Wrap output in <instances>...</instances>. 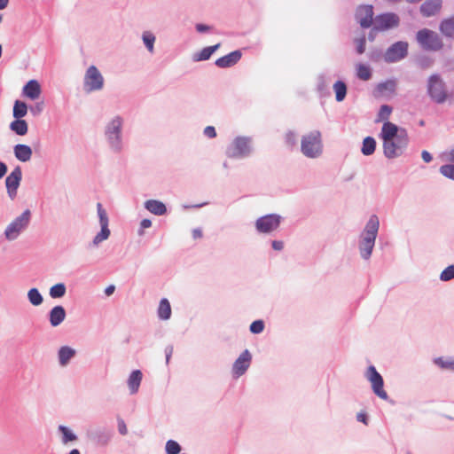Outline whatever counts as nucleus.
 I'll list each match as a JSON object with an SVG mask.
<instances>
[{
    "label": "nucleus",
    "mask_w": 454,
    "mask_h": 454,
    "mask_svg": "<svg viewBox=\"0 0 454 454\" xmlns=\"http://www.w3.org/2000/svg\"><path fill=\"white\" fill-rule=\"evenodd\" d=\"M427 92L431 101L439 105L446 103L452 98L446 82L438 74H433L428 77Z\"/></svg>",
    "instance_id": "nucleus-1"
},
{
    "label": "nucleus",
    "mask_w": 454,
    "mask_h": 454,
    "mask_svg": "<svg viewBox=\"0 0 454 454\" xmlns=\"http://www.w3.org/2000/svg\"><path fill=\"white\" fill-rule=\"evenodd\" d=\"M378 230L379 219L376 215H372L365 226L363 240L360 244V253L364 259L369 258L372 252Z\"/></svg>",
    "instance_id": "nucleus-2"
},
{
    "label": "nucleus",
    "mask_w": 454,
    "mask_h": 454,
    "mask_svg": "<svg viewBox=\"0 0 454 454\" xmlns=\"http://www.w3.org/2000/svg\"><path fill=\"white\" fill-rule=\"evenodd\" d=\"M301 153L309 158H317L323 152V142L320 131L314 130L302 137L301 141Z\"/></svg>",
    "instance_id": "nucleus-3"
},
{
    "label": "nucleus",
    "mask_w": 454,
    "mask_h": 454,
    "mask_svg": "<svg viewBox=\"0 0 454 454\" xmlns=\"http://www.w3.org/2000/svg\"><path fill=\"white\" fill-rule=\"evenodd\" d=\"M408 144V136L404 129L400 131V136L395 139L384 140L383 150L387 158H395L402 154Z\"/></svg>",
    "instance_id": "nucleus-4"
},
{
    "label": "nucleus",
    "mask_w": 454,
    "mask_h": 454,
    "mask_svg": "<svg viewBox=\"0 0 454 454\" xmlns=\"http://www.w3.org/2000/svg\"><path fill=\"white\" fill-rule=\"evenodd\" d=\"M418 43L426 50L439 51L442 48L443 43L440 36L434 31L423 28L418 31L416 35Z\"/></svg>",
    "instance_id": "nucleus-5"
},
{
    "label": "nucleus",
    "mask_w": 454,
    "mask_h": 454,
    "mask_svg": "<svg viewBox=\"0 0 454 454\" xmlns=\"http://www.w3.org/2000/svg\"><path fill=\"white\" fill-rule=\"evenodd\" d=\"M251 150V139L245 137H238L227 146L226 154L230 158H241L247 156Z\"/></svg>",
    "instance_id": "nucleus-6"
},
{
    "label": "nucleus",
    "mask_w": 454,
    "mask_h": 454,
    "mask_svg": "<svg viewBox=\"0 0 454 454\" xmlns=\"http://www.w3.org/2000/svg\"><path fill=\"white\" fill-rule=\"evenodd\" d=\"M104 79L95 66H90L84 76V86L88 91L98 90L103 88Z\"/></svg>",
    "instance_id": "nucleus-7"
},
{
    "label": "nucleus",
    "mask_w": 454,
    "mask_h": 454,
    "mask_svg": "<svg viewBox=\"0 0 454 454\" xmlns=\"http://www.w3.org/2000/svg\"><path fill=\"white\" fill-rule=\"evenodd\" d=\"M30 211L25 210L23 214L16 218L5 230V235L8 239H14L20 231L24 229L29 223Z\"/></svg>",
    "instance_id": "nucleus-8"
},
{
    "label": "nucleus",
    "mask_w": 454,
    "mask_h": 454,
    "mask_svg": "<svg viewBox=\"0 0 454 454\" xmlns=\"http://www.w3.org/2000/svg\"><path fill=\"white\" fill-rule=\"evenodd\" d=\"M367 379L372 384V390L380 398L386 400L387 398V392L383 389V379L376 371L375 367L371 365L366 373Z\"/></svg>",
    "instance_id": "nucleus-9"
},
{
    "label": "nucleus",
    "mask_w": 454,
    "mask_h": 454,
    "mask_svg": "<svg viewBox=\"0 0 454 454\" xmlns=\"http://www.w3.org/2000/svg\"><path fill=\"white\" fill-rule=\"evenodd\" d=\"M97 209H98V215L99 217V223L101 225V231L99 233H98L94 239L93 244L95 246H98L102 241L108 239L110 236V230L108 228V217L106 211L103 208V206L101 203L97 204Z\"/></svg>",
    "instance_id": "nucleus-10"
},
{
    "label": "nucleus",
    "mask_w": 454,
    "mask_h": 454,
    "mask_svg": "<svg viewBox=\"0 0 454 454\" xmlns=\"http://www.w3.org/2000/svg\"><path fill=\"white\" fill-rule=\"evenodd\" d=\"M399 17L395 13H384L378 15L374 20L373 29L377 31H385L399 25Z\"/></svg>",
    "instance_id": "nucleus-11"
},
{
    "label": "nucleus",
    "mask_w": 454,
    "mask_h": 454,
    "mask_svg": "<svg viewBox=\"0 0 454 454\" xmlns=\"http://www.w3.org/2000/svg\"><path fill=\"white\" fill-rule=\"evenodd\" d=\"M280 223V216L278 215H267L256 220L255 227L259 232L269 233L275 231Z\"/></svg>",
    "instance_id": "nucleus-12"
},
{
    "label": "nucleus",
    "mask_w": 454,
    "mask_h": 454,
    "mask_svg": "<svg viewBox=\"0 0 454 454\" xmlns=\"http://www.w3.org/2000/svg\"><path fill=\"white\" fill-rule=\"evenodd\" d=\"M408 43L404 42H397L389 47L384 56L387 62H396L403 59L407 55Z\"/></svg>",
    "instance_id": "nucleus-13"
},
{
    "label": "nucleus",
    "mask_w": 454,
    "mask_h": 454,
    "mask_svg": "<svg viewBox=\"0 0 454 454\" xmlns=\"http://www.w3.org/2000/svg\"><path fill=\"white\" fill-rule=\"evenodd\" d=\"M121 125V119L120 117H116L110 122L106 129V136L112 143L113 146H114L116 149L119 148L120 145Z\"/></svg>",
    "instance_id": "nucleus-14"
},
{
    "label": "nucleus",
    "mask_w": 454,
    "mask_h": 454,
    "mask_svg": "<svg viewBox=\"0 0 454 454\" xmlns=\"http://www.w3.org/2000/svg\"><path fill=\"white\" fill-rule=\"evenodd\" d=\"M356 18L360 26L368 28L373 20V10L372 5H361L357 8Z\"/></svg>",
    "instance_id": "nucleus-15"
},
{
    "label": "nucleus",
    "mask_w": 454,
    "mask_h": 454,
    "mask_svg": "<svg viewBox=\"0 0 454 454\" xmlns=\"http://www.w3.org/2000/svg\"><path fill=\"white\" fill-rule=\"evenodd\" d=\"M442 7V0H427L419 8L420 13L424 17H432L437 15Z\"/></svg>",
    "instance_id": "nucleus-16"
},
{
    "label": "nucleus",
    "mask_w": 454,
    "mask_h": 454,
    "mask_svg": "<svg viewBox=\"0 0 454 454\" xmlns=\"http://www.w3.org/2000/svg\"><path fill=\"white\" fill-rule=\"evenodd\" d=\"M251 362V355L248 350H245L239 358L235 361L232 371L233 373L239 377L245 373L247 369L249 367Z\"/></svg>",
    "instance_id": "nucleus-17"
},
{
    "label": "nucleus",
    "mask_w": 454,
    "mask_h": 454,
    "mask_svg": "<svg viewBox=\"0 0 454 454\" xmlns=\"http://www.w3.org/2000/svg\"><path fill=\"white\" fill-rule=\"evenodd\" d=\"M241 59V52L234 51L215 60V65L221 68H226L234 66Z\"/></svg>",
    "instance_id": "nucleus-18"
},
{
    "label": "nucleus",
    "mask_w": 454,
    "mask_h": 454,
    "mask_svg": "<svg viewBox=\"0 0 454 454\" xmlns=\"http://www.w3.org/2000/svg\"><path fill=\"white\" fill-rule=\"evenodd\" d=\"M401 130L402 129H400L395 123L385 121L381 129L380 137L383 141L395 139L400 136Z\"/></svg>",
    "instance_id": "nucleus-19"
},
{
    "label": "nucleus",
    "mask_w": 454,
    "mask_h": 454,
    "mask_svg": "<svg viewBox=\"0 0 454 454\" xmlns=\"http://www.w3.org/2000/svg\"><path fill=\"white\" fill-rule=\"evenodd\" d=\"M21 172H12L5 180L7 192L12 199L16 195L17 189L21 180Z\"/></svg>",
    "instance_id": "nucleus-20"
},
{
    "label": "nucleus",
    "mask_w": 454,
    "mask_h": 454,
    "mask_svg": "<svg viewBox=\"0 0 454 454\" xmlns=\"http://www.w3.org/2000/svg\"><path fill=\"white\" fill-rule=\"evenodd\" d=\"M42 93L41 86L36 80H30L23 87V94L27 98L35 100Z\"/></svg>",
    "instance_id": "nucleus-21"
},
{
    "label": "nucleus",
    "mask_w": 454,
    "mask_h": 454,
    "mask_svg": "<svg viewBox=\"0 0 454 454\" xmlns=\"http://www.w3.org/2000/svg\"><path fill=\"white\" fill-rule=\"evenodd\" d=\"M66 318V310L62 306H55L50 311V323L51 326L59 325Z\"/></svg>",
    "instance_id": "nucleus-22"
},
{
    "label": "nucleus",
    "mask_w": 454,
    "mask_h": 454,
    "mask_svg": "<svg viewBox=\"0 0 454 454\" xmlns=\"http://www.w3.org/2000/svg\"><path fill=\"white\" fill-rule=\"evenodd\" d=\"M439 29L445 37L454 39V16L442 20Z\"/></svg>",
    "instance_id": "nucleus-23"
},
{
    "label": "nucleus",
    "mask_w": 454,
    "mask_h": 454,
    "mask_svg": "<svg viewBox=\"0 0 454 454\" xmlns=\"http://www.w3.org/2000/svg\"><path fill=\"white\" fill-rule=\"evenodd\" d=\"M145 207L148 211L156 215H162L167 211L166 206L159 200H147L145 204Z\"/></svg>",
    "instance_id": "nucleus-24"
},
{
    "label": "nucleus",
    "mask_w": 454,
    "mask_h": 454,
    "mask_svg": "<svg viewBox=\"0 0 454 454\" xmlns=\"http://www.w3.org/2000/svg\"><path fill=\"white\" fill-rule=\"evenodd\" d=\"M142 372L139 370L133 371L129 375L128 380V386L131 394L137 392L142 380Z\"/></svg>",
    "instance_id": "nucleus-25"
},
{
    "label": "nucleus",
    "mask_w": 454,
    "mask_h": 454,
    "mask_svg": "<svg viewBox=\"0 0 454 454\" xmlns=\"http://www.w3.org/2000/svg\"><path fill=\"white\" fill-rule=\"evenodd\" d=\"M15 156L21 161H27L31 158L32 150L28 145H17L14 147Z\"/></svg>",
    "instance_id": "nucleus-26"
},
{
    "label": "nucleus",
    "mask_w": 454,
    "mask_h": 454,
    "mask_svg": "<svg viewBox=\"0 0 454 454\" xmlns=\"http://www.w3.org/2000/svg\"><path fill=\"white\" fill-rule=\"evenodd\" d=\"M158 316L162 320H167L170 318L171 306L168 299L163 298L160 300L158 307Z\"/></svg>",
    "instance_id": "nucleus-27"
},
{
    "label": "nucleus",
    "mask_w": 454,
    "mask_h": 454,
    "mask_svg": "<svg viewBox=\"0 0 454 454\" xmlns=\"http://www.w3.org/2000/svg\"><path fill=\"white\" fill-rule=\"evenodd\" d=\"M74 349L69 347H62L59 351V359L61 365L65 366L68 364L69 360L74 356Z\"/></svg>",
    "instance_id": "nucleus-28"
},
{
    "label": "nucleus",
    "mask_w": 454,
    "mask_h": 454,
    "mask_svg": "<svg viewBox=\"0 0 454 454\" xmlns=\"http://www.w3.org/2000/svg\"><path fill=\"white\" fill-rule=\"evenodd\" d=\"M219 46L220 43H217L215 45L204 48L199 53L194 55L193 59L195 61H202L208 59L211 57V55L219 48Z\"/></svg>",
    "instance_id": "nucleus-29"
},
{
    "label": "nucleus",
    "mask_w": 454,
    "mask_h": 454,
    "mask_svg": "<svg viewBox=\"0 0 454 454\" xmlns=\"http://www.w3.org/2000/svg\"><path fill=\"white\" fill-rule=\"evenodd\" d=\"M11 129L17 135L24 136L27 132V123L25 120L17 119L10 125Z\"/></svg>",
    "instance_id": "nucleus-30"
},
{
    "label": "nucleus",
    "mask_w": 454,
    "mask_h": 454,
    "mask_svg": "<svg viewBox=\"0 0 454 454\" xmlns=\"http://www.w3.org/2000/svg\"><path fill=\"white\" fill-rule=\"evenodd\" d=\"M376 148V141L372 137H367L363 141L362 153L364 155H371Z\"/></svg>",
    "instance_id": "nucleus-31"
},
{
    "label": "nucleus",
    "mask_w": 454,
    "mask_h": 454,
    "mask_svg": "<svg viewBox=\"0 0 454 454\" xmlns=\"http://www.w3.org/2000/svg\"><path fill=\"white\" fill-rule=\"evenodd\" d=\"M393 108L388 105H382L380 108V111L377 114V118L375 120L376 122L381 121H388V119L392 114Z\"/></svg>",
    "instance_id": "nucleus-32"
},
{
    "label": "nucleus",
    "mask_w": 454,
    "mask_h": 454,
    "mask_svg": "<svg viewBox=\"0 0 454 454\" xmlns=\"http://www.w3.org/2000/svg\"><path fill=\"white\" fill-rule=\"evenodd\" d=\"M27 113V106L26 103L16 100L13 106V116L16 119H20L24 117Z\"/></svg>",
    "instance_id": "nucleus-33"
},
{
    "label": "nucleus",
    "mask_w": 454,
    "mask_h": 454,
    "mask_svg": "<svg viewBox=\"0 0 454 454\" xmlns=\"http://www.w3.org/2000/svg\"><path fill=\"white\" fill-rule=\"evenodd\" d=\"M333 90L335 92L336 100L340 102L342 101L347 93V87L343 82L338 81L333 85Z\"/></svg>",
    "instance_id": "nucleus-34"
},
{
    "label": "nucleus",
    "mask_w": 454,
    "mask_h": 454,
    "mask_svg": "<svg viewBox=\"0 0 454 454\" xmlns=\"http://www.w3.org/2000/svg\"><path fill=\"white\" fill-rule=\"evenodd\" d=\"M356 75L363 81H368L372 77V72L368 66L364 64H357Z\"/></svg>",
    "instance_id": "nucleus-35"
},
{
    "label": "nucleus",
    "mask_w": 454,
    "mask_h": 454,
    "mask_svg": "<svg viewBox=\"0 0 454 454\" xmlns=\"http://www.w3.org/2000/svg\"><path fill=\"white\" fill-rule=\"evenodd\" d=\"M27 297L31 304L38 306L43 302V297L36 288H32L27 293Z\"/></svg>",
    "instance_id": "nucleus-36"
},
{
    "label": "nucleus",
    "mask_w": 454,
    "mask_h": 454,
    "mask_svg": "<svg viewBox=\"0 0 454 454\" xmlns=\"http://www.w3.org/2000/svg\"><path fill=\"white\" fill-rule=\"evenodd\" d=\"M66 294V286L62 283L54 285L50 289V295L51 298H61Z\"/></svg>",
    "instance_id": "nucleus-37"
},
{
    "label": "nucleus",
    "mask_w": 454,
    "mask_h": 454,
    "mask_svg": "<svg viewBox=\"0 0 454 454\" xmlns=\"http://www.w3.org/2000/svg\"><path fill=\"white\" fill-rule=\"evenodd\" d=\"M396 83L395 81H387L385 82L380 83L377 86V90L380 93L383 94L385 91H389L390 93H394L395 90Z\"/></svg>",
    "instance_id": "nucleus-38"
},
{
    "label": "nucleus",
    "mask_w": 454,
    "mask_h": 454,
    "mask_svg": "<svg viewBox=\"0 0 454 454\" xmlns=\"http://www.w3.org/2000/svg\"><path fill=\"white\" fill-rule=\"evenodd\" d=\"M59 429L63 434V443H67L68 442H73L77 439L76 435L73 434L67 427L59 426Z\"/></svg>",
    "instance_id": "nucleus-39"
},
{
    "label": "nucleus",
    "mask_w": 454,
    "mask_h": 454,
    "mask_svg": "<svg viewBox=\"0 0 454 454\" xmlns=\"http://www.w3.org/2000/svg\"><path fill=\"white\" fill-rule=\"evenodd\" d=\"M181 447L176 441L168 440L166 443V452L168 454H178Z\"/></svg>",
    "instance_id": "nucleus-40"
},
{
    "label": "nucleus",
    "mask_w": 454,
    "mask_h": 454,
    "mask_svg": "<svg viewBox=\"0 0 454 454\" xmlns=\"http://www.w3.org/2000/svg\"><path fill=\"white\" fill-rule=\"evenodd\" d=\"M143 41H144L145 46L147 47L148 51L150 52H153V43L155 42V36L149 32H145L143 35Z\"/></svg>",
    "instance_id": "nucleus-41"
},
{
    "label": "nucleus",
    "mask_w": 454,
    "mask_h": 454,
    "mask_svg": "<svg viewBox=\"0 0 454 454\" xmlns=\"http://www.w3.org/2000/svg\"><path fill=\"white\" fill-rule=\"evenodd\" d=\"M435 364L442 369L454 371V359L444 360L442 357L435 359Z\"/></svg>",
    "instance_id": "nucleus-42"
},
{
    "label": "nucleus",
    "mask_w": 454,
    "mask_h": 454,
    "mask_svg": "<svg viewBox=\"0 0 454 454\" xmlns=\"http://www.w3.org/2000/svg\"><path fill=\"white\" fill-rule=\"evenodd\" d=\"M452 278H454V265H450L442 271L440 279L442 281H449Z\"/></svg>",
    "instance_id": "nucleus-43"
},
{
    "label": "nucleus",
    "mask_w": 454,
    "mask_h": 454,
    "mask_svg": "<svg viewBox=\"0 0 454 454\" xmlns=\"http://www.w3.org/2000/svg\"><path fill=\"white\" fill-rule=\"evenodd\" d=\"M264 329V323L262 320H255L250 325V331L253 333H260Z\"/></svg>",
    "instance_id": "nucleus-44"
},
{
    "label": "nucleus",
    "mask_w": 454,
    "mask_h": 454,
    "mask_svg": "<svg viewBox=\"0 0 454 454\" xmlns=\"http://www.w3.org/2000/svg\"><path fill=\"white\" fill-rule=\"evenodd\" d=\"M356 51L358 54H363L365 51L366 40L364 36L356 39Z\"/></svg>",
    "instance_id": "nucleus-45"
},
{
    "label": "nucleus",
    "mask_w": 454,
    "mask_h": 454,
    "mask_svg": "<svg viewBox=\"0 0 454 454\" xmlns=\"http://www.w3.org/2000/svg\"><path fill=\"white\" fill-rule=\"evenodd\" d=\"M204 134L209 138H214L216 137V131L213 126L206 127L204 129Z\"/></svg>",
    "instance_id": "nucleus-46"
},
{
    "label": "nucleus",
    "mask_w": 454,
    "mask_h": 454,
    "mask_svg": "<svg viewBox=\"0 0 454 454\" xmlns=\"http://www.w3.org/2000/svg\"><path fill=\"white\" fill-rule=\"evenodd\" d=\"M118 430L122 435H125L128 433L126 424L122 419H118Z\"/></svg>",
    "instance_id": "nucleus-47"
},
{
    "label": "nucleus",
    "mask_w": 454,
    "mask_h": 454,
    "mask_svg": "<svg viewBox=\"0 0 454 454\" xmlns=\"http://www.w3.org/2000/svg\"><path fill=\"white\" fill-rule=\"evenodd\" d=\"M286 142L289 145H294L296 143V135L293 132H289L286 135Z\"/></svg>",
    "instance_id": "nucleus-48"
},
{
    "label": "nucleus",
    "mask_w": 454,
    "mask_h": 454,
    "mask_svg": "<svg viewBox=\"0 0 454 454\" xmlns=\"http://www.w3.org/2000/svg\"><path fill=\"white\" fill-rule=\"evenodd\" d=\"M442 157L448 161L454 162V146L450 150L444 152Z\"/></svg>",
    "instance_id": "nucleus-49"
},
{
    "label": "nucleus",
    "mask_w": 454,
    "mask_h": 454,
    "mask_svg": "<svg viewBox=\"0 0 454 454\" xmlns=\"http://www.w3.org/2000/svg\"><path fill=\"white\" fill-rule=\"evenodd\" d=\"M421 157L425 162H430L433 159L431 153L427 151H422Z\"/></svg>",
    "instance_id": "nucleus-50"
},
{
    "label": "nucleus",
    "mask_w": 454,
    "mask_h": 454,
    "mask_svg": "<svg viewBox=\"0 0 454 454\" xmlns=\"http://www.w3.org/2000/svg\"><path fill=\"white\" fill-rule=\"evenodd\" d=\"M272 247H273V249H275V250L280 251V250H282V249H283V247H284V244H283V242H282V241L274 240V241L272 242Z\"/></svg>",
    "instance_id": "nucleus-51"
},
{
    "label": "nucleus",
    "mask_w": 454,
    "mask_h": 454,
    "mask_svg": "<svg viewBox=\"0 0 454 454\" xmlns=\"http://www.w3.org/2000/svg\"><path fill=\"white\" fill-rule=\"evenodd\" d=\"M192 238L194 239H200V238H202V230L200 228L194 229L192 231Z\"/></svg>",
    "instance_id": "nucleus-52"
},
{
    "label": "nucleus",
    "mask_w": 454,
    "mask_h": 454,
    "mask_svg": "<svg viewBox=\"0 0 454 454\" xmlns=\"http://www.w3.org/2000/svg\"><path fill=\"white\" fill-rule=\"evenodd\" d=\"M357 420L360 421V422H363L364 424L367 425V417H366V414L365 413H358L357 414Z\"/></svg>",
    "instance_id": "nucleus-53"
},
{
    "label": "nucleus",
    "mask_w": 454,
    "mask_h": 454,
    "mask_svg": "<svg viewBox=\"0 0 454 454\" xmlns=\"http://www.w3.org/2000/svg\"><path fill=\"white\" fill-rule=\"evenodd\" d=\"M115 290V286L114 285H110L108 286L106 289H105V294L107 295V296H110L114 294Z\"/></svg>",
    "instance_id": "nucleus-54"
},
{
    "label": "nucleus",
    "mask_w": 454,
    "mask_h": 454,
    "mask_svg": "<svg viewBox=\"0 0 454 454\" xmlns=\"http://www.w3.org/2000/svg\"><path fill=\"white\" fill-rule=\"evenodd\" d=\"M140 225H141V228H142V229H146V228L151 227V225H152V222H151V220H149V219H144V220H142V222H141V224H140Z\"/></svg>",
    "instance_id": "nucleus-55"
},
{
    "label": "nucleus",
    "mask_w": 454,
    "mask_h": 454,
    "mask_svg": "<svg viewBox=\"0 0 454 454\" xmlns=\"http://www.w3.org/2000/svg\"><path fill=\"white\" fill-rule=\"evenodd\" d=\"M196 28L199 32H205L208 30V27L203 24H198Z\"/></svg>",
    "instance_id": "nucleus-56"
},
{
    "label": "nucleus",
    "mask_w": 454,
    "mask_h": 454,
    "mask_svg": "<svg viewBox=\"0 0 454 454\" xmlns=\"http://www.w3.org/2000/svg\"><path fill=\"white\" fill-rule=\"evenodd\" d=\"M440 170L445 171V170H454V166L452 165H443L441 167Z\"/></svg>",
    "instance_id": "nucleus-57"
},
{
    "label": "nucleus",
    "mask_w": 454,
    "mask_h": 454,
    "mask_svg": "<svg viewBox=\"0 0 454 454\" xmlns=\"http://www.w3.org/2000/svg\"><path fill=\"white\" fill-rule=\"evenodd\" d=\"M8 4L9 0H0V10L6 8Z\"/></svg>",
    "instance_id": "nucleus-58"
},
{
    "label": "nucleus",
    "mask_w": 454,
    "mask_h": 454,
    "mask_svg": "<svg viewBox=\"0 0 454 454\" xmlns=\"http://www.w3.org/2000/svg\"><path fill=\"white\" fill-rule=\"evenodd\" d=\"M444 176L450 179L454 180V172H442Z\"/></svg>",
    "instance_id": "nucleus-59"
},
{
    "label": "nucleus",
    "mask_w": 454,
    "mask_h": 454,
    "mask_svg": "<svg viewBox=\"0 0 454 454\" xmlns=\"http://www.w3.org/2000/svg\"><path fill=\"white\" fill-rule=\"evenodd\" d=\"M7 167L4 162L0 161V170H6Z\"/></svg>",
    "instance_id": "nucleus-60"
},
{
    "label": "nucleus",
    "mask_w": 454,
    "mask_h": 454,
    "mask_svg": "<svg viewBox=\"0 0 454 454\" xmlns=\"http://www.w3.org/2000/svg\"><path fill=\"white\" fill-rule=\"evenodd\" d=\"M69 454H80V451L77 449H74L70 451Z\"/></svg>",
    "instance_id": "nucleus-61"
},
{
    "label": "nucleus",
    "mask_w": 454,
    "mask_h": 454,
    "mask_svg": "<svg viewBox=\"0 0 454 454\" xmlns=\"http://www.w3.org/2000/svg\"><path fill=\"white\" fill-rule=\"evenodd\" d=\"M36 108H37L38 112H40V111L42 110V108H43V103L38 104V105L36 106Z\"/></svg>",
    "instance_id": "nucleus-62"
},
{
    "label": "nucleus",
    "mask_w": 454,
    "mask_h": 454,
    "mask_svg": "<svg viewBox=\"0 0 454 454\" xmlns=\"http://www.w3.org/2000/svg\"><path fill=\"white\" fill-rule=\"evenodd\" d=\"M406 1H407V2H409V3L413 4V3H418V2H419L420 0H406Z\"/></svg>",
    "instance_id": "nucleus-63"
},
{
    "label": "nucleus",
    "mask_w": 454,
    "mask_h": 454,
    "mask_svg": "<svg viewBox=\"0 0 454 454\" xmlns=\"http://www.w3.org/2000/svg\"><path fill=\"white\" fill-rule=\"evenodd\" d=\"M5 173H6V172H0V179L4 177V174H5Z\"/></svg>",
    "instance_id": "nucleus-64"
}]
</instances>
